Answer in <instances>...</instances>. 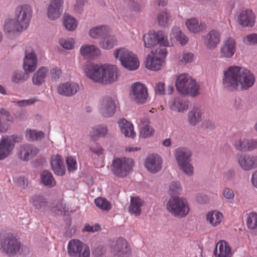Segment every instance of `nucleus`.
Here are the masks:
<instances>
[{
	"label": "nucleus",
	"mask_w": 257,
	"mask_h": 257,
	"mask_svg": "<svg viewBox=\"0 0 257 257\" xmlns=\"http://www.w3.org/2000/svg\"><path fill=\"white\" fill-rule=\"evenodd\" d=\"M254 82V75L245 67L232 65L223 71L222 85L228 90H246L253 85Z\"/></svg>",
	"instance_id": "nucleus-1"
},
{
	"label": "nucleus",
	"mask_w": 257,
	"mask_h": 257,
	"mask_svg": "<svg viewBox=\"0 0 257 257\" xmlns=\"http://www.w3.org/2000/svg\"><path fill=\"white\" fill-rule=\"evenodd\" d=\"M85 72L87 77L94 82L103 84L116 81L120 74L116 66L108 64H89L85 68Z\"/></svg>",
	"instance_id": "nucleus-2"
},
{
	"label": "nucleus",
	"mask_w": 257,
	"mask_h": 257,
	"mask_svg": "<svg viewBox=\"0 0 257 257\" xmlns=\"http://www.w3.org/2000/svg\"><path fill=\"white\" fill-rule=\"evenodd\" d=\"M175 85L177 91L182 95L194 97L199 94V83L188 74L179 75Z\"/></svg>",
	"instance_id": "nucleus-3"
},
{
	"label": "nucleus",
	"mask_w": 257,
	"mask_h": 257,
	"mask_svg": "<svg viewBox=\"0 0 257 257\" xmlns=\"http://www.w3.org/2000/svg\"><path fill=\"white\" fill-rule=\"evenodd\" d=\"M167 210L177 218L186 217L190 211L189 203L186 198L177 196L170 198L166 204Z\"/></svg>",
	"instance_id": "nucleus-4"
},
{
	"label": "nucleus",
	"mask_w": 257,
	"mask_h": 257,
	"mask_svg": "<svg viewBox=\"0 0 257 257\" xmlns=\"http://www.w3.org/2000/svg\"><path fill=\"white\" fill-rule=\"evenodd\" d=\"M143 40L146 48H150L159 45L164 47H172L173 43L169 41L168 36L163 31L150 30L143 35Z\"/></svg>",
	"instance_id": "nucleus-5"
},
{
	"label": "nucleus",
	"mask_w": 257,
	"mask_h": 257,
	"mask_svg": "<svg viewBox=\"0 0 257 257\" xmlns=\"http://www.w3.org/2000/svg\"><path fill=\"white\" fill-rule=\"evenodd\" d=\"M113 55L126 69L134 71L138 69L140 65L138 58L129 50L125 48L118 49L114 51Z\"/></svg>",
	"instance_id": "nucleus-6"
},
{
	"label": "nucleus",
	"mask_w": 257,
	"mask_h": 257,
	"mask_svg": "<svg viewBox=\"0 0 257 257\" xmlns=\"http://www.w3.org/2000/svg\"><path fill=\"white\" fill-rule=\"evenodd\" d=\"M167 53L166 48H158L151 50L146 58V67L152 71L160 70L165 64Z\"/></svg>",
	"instance_id": "nucleus-7"
},
{
	"label": "nucleus",
	"mask_w": 257,
	"mask_h": 257,
	"mask_svg": "<svg viewBox=\"0 0 257 257\" xmlns=\"http://www.w3.org/2000/svg\"><path fill=\"white\" fill-rule=\"evenodd\" d=\"M133 166L134 161L131 158H115L112 161L111 171L116 176L124 177L130 173Z\"/></svg>",
	"instance_id": "nucleus-8"
},
{
	"label": "nucleus",
	"mask_w": 257,
	"mask_h": 257,
	"mask_svg": "<svg viewBox=\"0 0 257 257\" xmlns=\"http://www.w3.org/2000/svg\"><path fill=\"white\" fill-rule=\"evenodd\" d=\"M21 242L12 234H9L1 242V251L9 257L17 254L21 248Z\"/></svg>",
	"instance_id": "nucleus-9"
},
{
	"label": "nucleus",
	"mask_w": 257,
	"mask_h": 257,
	"mask_svg": "<svg viewBox=\"0 0 257 257\" xmlns=\"http://www.w3.org/2000/svg\"><path fill=\"white\" fill-rule=\"evenodd\" d=\"M32 13V9L30 6L28 5L19 6L16 9L14 19L25 30L29 26Z\"/></svg>",
	"instance_id": "nucleus-10"
},
{
	"label": "nucleus",
	"mask_w": 257,
	"mask_h": 257,
	"mask_svg": "<svg viewBox=\"0 0 257 257\" xmlns=\"http://www.w3.org/2000/svg\"><path fill=\"white\" fill-rule=\"evenodd\" d=\"M21 141V138L16 135L3 137L0 141V160L8 157L14 150L15 144Z\"/></svg>",
	"instance_id": "nucleus-11"
},
{
	"label": "nucleus",
	"mask_w": 257,
	"mask_h": 257,
	"mask_svg": "<svg viewBox=\"0 0 257 257\" xmlns=\"http://www.w3.org/2000/svg\"><path fill=\"white\" fill-rule=\"evenodd\" d=\"M130 96L137 104H142L146 103L148 98L147 87L140 82L134 83L131 86Z\"/></svg>",
	"instance_id": "nucleus-12"
},
{
	"label": "nucleus",
	"mask_w": 257,
	"mask_h": 257,
	"mask_svg": "<svg viewBox=\"0 0 257 257\" xmlns=\"http://www.w3.org/2000/svg\"><path fill=\"white\" fill-rule=\"evenodd\" d=\"M116 107L114 99L110 96H106L99 101V113L103 117H111L115 114Z\"/></svg>",
	"instance_id": "nucleus-13"
},
{
	"label": "nucleus",
	"mask_w": 257,
	"mask_h": 257,
	"mask_svg": "<svg viewBox=\"0 0 257 257\" xmlns=\"http://www.w3.org/2000/svg\"><path fill=\"white\" fill-rule=\"evenodd\" d=\"M38 60L34 50L31 47L26 48L23 68L26 73H31L37 68Z\"/></svg>",
	"instance_id": "nucleus-14"
},
{
	"label": "nucleus",
	"mask_w": 257,
	"mask_h": 257,
	"mask_svg": "<svg viewBox=\"0 0 257 257\" xmlns=\"http://www.w3.org/2000/svg\"><path fill=\"white\" fill-rule=\"evenodd\" d=\"M236 50V43L232 37L224 39L220 46L219 57L221 58L230 59L234 55Z\"/></svg>",
	"instance_id": "nucleus-15"
},
{
	"label": "nucleus",
	"mask_w": 257,
	"mask_h": 257,
	"mask_svg": "<svg viewBox=\"0 0 257 257\" xmlns=\"http://www.w3.org/2000/svg\"><path fill=\"white\" fill-rule=\"evenodd\" d=\"M237 161L240 168L249 171L257 168V155L242 154L237 156Z\"/></svg>",
	"instance_id": "nucleus-16"
},
{
	"label": "nucleus",
	"mask_w": 257,
	"mask_h": 257,
	"mask_svg": "<svg viewBox=\"0 0 257 257\" xmlns=\"http://www.w3.org/2000/svg\"><path fill=\"white\" fill-rule=\"evenodd\" d=\"M162 158L157 154L150 155L144 162L146 169L152 174H156L159 172L162 168Z\"/></svg>",
	"instance_id": "nucleus-17"
},
{
	"label": "nucleus",
	"mask_w": 257,
	"mask_h": 257,
	"mask_svg": "<svg viewBox=\"0 0 257 257\" xmlns=\"http://www.w3.org/2000/svg\"><path fill=\"white\" fill-rule=\"evenodd\" d=\"M64 0H50L47 9L48 18L54 21L58 19L63 11Z\"/></svg>",
	"instance_id": "nucleus-18"
},
{
	"label": "nucleus",
	"mask_w": 257,
	"mask_h": 257,
	"mask_svg": "<svg viewBox=\"0 0 257 257\" xmlns=\"http://www.w3.org/2000/svg\"><path fill=\"white\" fill-rule=\"evenodd\" d=\"M204 109L200 104L194 105L188 113V121L193 126L201 122L204 118Z\"/></svg>",
	"instance_id": "nucleus-19"
},
{
	"label": "nucleus",
	"mask_w": 257,
	"mask_h": 257,
	"mask_svg": "<svg viewBox=\"0 0 257 257\" xmlns=\"http://www.w3.org/2000/svg\"><path fill=\"white\" fill-rule=\"evenodd\" d=\"M39 150L31 144H24L21 145L19 149L18 155L23 161H28L38 154Z\"/></svg>",
	"instance_id": "nucleus-20"
},
{
	"label": "nucleus",
	"mask_w": 257,
	"mask_h": 257,
	"mask_svg": "<svg viewBox=\"0 0 257 257\" xmlns=\"http://www.w3.org/2000/svg\"><path fill=\"white\" fill-rule=\"evenodd\" d=\"M79 85L72 81H68L60 84L57 87L58 93L63 96H71L79 90Z\"/></svg>",
	"instance_id": "nucleus-21"
},
{
	"label": "nucleus",
	"mask_w": 257,
	"mask_h": 257,
	"mask_svg": "<svg viewBox=\"0 0 257 257\" xmlns=\"http://www.w3.org/2000/svg\"><path fill=\"white\" fill-rule=\"evenodd\" d=\"M238 23L243 27H252L255 23V16L249 9L243 10L237 16Z\"/></svg>",
	"instance_id": "nucleus-22"
},
{
	"label": "nucleus",
	"mask_w": 257,
	"mask_h": 257,
	"mask_svg": "<svg viewBox=\"0 0 257 257\" xmlns=\"http://www.w3.org/2000/svg\"><path fill=\"white\" fill-rule=\"evenodd\" d=\"M221 33L217 30L210 31L204 37V45L210 49H214L220 41Z\"/></svg>",
	"instance_id": "nucleus-23"
},
{
	"label": "nucleus",
	"mask_w": 257,
	"mask_h": 257,
	"mask_svg": "<svg viewBox=\"0 0 257 257\" xmlns=\"http://www.w3.org/2000/svg\"><path fill=\"white\" fill-rule=\"evenodd\" d=\"M112 251L118 256H122L130 253L128 244L126 240L122 238H118L112 244Z\"/></svg>",
	"instance_id": "nucleus-24"
},
{
	"label": "nucleus",
	"mask_w": 257,
	"mask_h": 257,
	"mask_svg": "<svg viewBox=\"0 0 257 257\" xmlns=\"http://www.w3.org/2000/svg\"><path fill=\"white\" fill-rule=\"evenodd\" d=\"M150 121L148 116L140 118L138 122L140 127V136L142 138H147L152 136L154 133V128L149 125Z\"/></svg>",
	"instance_id": "nucleus-25"
},
{
	"label": "nucleus",
	"mask_w": 257,
	"mask_h": 257,
	"mask_svg": "<svg viewBox=\"0 0 257 257\" xmlns=\"http://www.w3.org/2000/svg\"><path fill=\"white\" fill-rule=\"evenodd\" d=\"M215 257H231V248L228 242L224 240L219 241L214 251Z\"/></svg>",
	"instance_id": "nucleus-26"
},
{
	"label": "nucleus",
	"mask_w": 257,
	"mask_h": 257,
	"mask_svg": "<svg viewBox=\"0 0 257 257\" xmlns=\"http://www.w3.org/2000/svg\"><path fill=\"white\" fill-rule=\"evenodd\" d=\"M192 156L191 150L185 147L177 148L174 152V157L178 165L191 161Z\"/></svg>",
	"instance_id": "nucleus-27"
},
{
	"label": "nucleus",
	"mask_w": 257,
	"mask_h": 257,
	"mask_svg": "<svg viewBox=\"0 0 257 257\" xmlns=\"http://www.w3.org/2000/svg\"><path fill=\"white\" fill-rule=\"evenodd\" d=\"M82 56L85 59H92L99 56L101 54L100 50L94 45L84 44L80 48Z\"/></svg>",
	"instance_id": "nucleus-28"
},
{
	"label": "nucleus",
	"mask_w": 257,
	"mask_h": 257,
	"mask_svg": "<svg viewBox=\"0 0 257 257\" xmlns=\"http://www.w3.org/2000/svg\"><path fill=\"white\" fill-rule=\"evenodd\" d=\"M170 106L172 110L184 112L189 108V101L181 97H176L170 103Z\"/></svg>",
	"instance_id": "nucleus-29"
},
{
	"label": "nucleus",
	"mask_w": 257,
	"mask_h": 257,
	"mask_svg": "<svg viewBox=\"0 0 257 257\" xmlns=\"http://www.w3.org/2000/svg\"><path fill=\"white\" fill-rule=\"evenodd\" d=\"M13 121V117L5 109L0 108V132H7L10 126V123Z\"/></svg>",
	"instance_id": "nucleus-30"
},
{
	"label": "nucleus",
	"mask_w": 257,
	"mask_h": 257,
	"mask_svg": "<svg viewBox=\"0 0 257 257\" xmlns=\"http://www.w3.org/2000/svg\"><path fill=\"white\" fill-rule=\"evenodd\" d=\"M110 32L111 30L108 26L99 25L90 29L89 31L88 35L91 38L97 39L110 34Z\"/></svg>",
	"instance_id": "nucleus-31"
},
{
	"label": "nucleus",
	"mask_w": 257,
	"mask_h": 257,
	"mask_svg": "<svg viewBox=\"0 0 257 257\" xmlns=\"http://www.w3.org/2000/svg\"><path fill=\"white\" fill-rule=\"evenodd\" d=\"M224 219L223 214L215 210L208 212L206 215V220L212 227L218 226Z\"/></svg>",
	"instance_id": "nucleus-32"
},
{
	"label": "nucleus",
	"mask_w": 257,
	"mask_h": 257,
	"mask_svg": "<svg viewBox=\"0 0 257 257\" xmlns=\"http://www.w3.org/2000/svg\"><path fill=\"white\" fill-rule=\"evenodd\" d=\"M118 124L121 133L125 137L133 138L136 136L134 126L131 122L123 118L118 121Z\"/></svg>",
	"instance_id": "nucleus-33"
},
{
	"label": "nucleus",
	"mask_w": 257,
	"mask_h": 257,
	"mask_svg": "<svg viewBox=\"0 0 257 257\" xmlns=\"http://www.w3.org/2000/svg\"><path fill=\"white\" fill-rule=\"evenodd\" d=\"M51 167L54 173L58 176H63L65 172L62 157L60 155L54 156L51 159Z\"/></svg>",
	"instance_id": "nucleus-34"
},
{
	"label": "nucleus",
	"mask_w": 257,
	"mask_h": 257,
	"mask_svg": "<svg viewBox=\"0 0 257 257\" xmlns=\"http://www.w3.org/2000/svg\"><path fill=\"white\" fill-rule=\"evenodd\" d=\"M143 200L139 197H132L131 198L130 205L128 206L129 212L135 216H139L142 212L141 207L144 204Z\"/></svg>",
	"instance_id": "nucleus-35"
},
{
	"label": "nucleus",
	"mask_w": 257,
	"mask_h": 257,
	"mask_svg": "<svg viewBox=\"0 0 257 257\" xmlns=\"http://www.w3.org/2000/svg\"><path fill=\"white\" fill-rule=\"evenodd\" d=\"M185 25L188 30L193 33H198L203 31L205 28V24L199 22V20L196 18L187 19Z\"/></svg>",
	"instance_id": "nucleus-36"
},
{
	"label": "nucleus",
	"mask_w": 257,
	"mask_h": 257,
	"mask_svg": "<svg viewBox=\"0 0 257 257\" xmlns=\"http://www.w3.org/2000/svg\"><path fill=\"white\" fill-rule=\"evenodd\" d=\"M48 72L47 68L45 67H40L32 77L33 83L37 86L41 85L45 82Z\"/></svg>",
	"instance_id": "nucleus-37"
},
{
	"label": "nucleus",
	"mask_w": 257,
	"mask_h": 257,
	"mask_svg": "<svg viewBox=\"0 0 257 257\" xmlns=\"http://www.w3.org/2000/svg\"><path fill=\"white\" fill-rule=\"evenodd\" d=\"M108 133L107 126L103 124L97 125L93 127L90 133L89 136L91 139L97 140L99 138L104 137Z\"/></svg>",
	"instance_id": "nucleus-38"
},
{
	"label": "nucleus",
	"mask_w": 257,
	"mask_h": 257,
	"mask_svg": "<svg viewBox=\"0 0 257 257\" xmlns=\"http://www.w3.org/2000/svg\"><path fill=\"white\" fill-rule=\"evenodd\" d=\"M4 30L8 34L20 33L25 31L15 19L6 21L4 24Z\"/></svg>",
	"instance_id": "nucleus-39"
},
{
	"label": "nucleus",
	"mask_w": 257,
	"mask_h": 257,
	"mask_svg": "<svg viewBox=\"0 0 257 257\" xmlns=\"http://www.w3.org/2000/svg\"><path fill=\"white\" fill-rule=\"evenodd\" d=\"M84 244L78 239L70 240L67 245V251L69 256L75 257Z\"/></svg>",
	"instance_id": "nucleus-40"
},
{
	"label": "nucleus",
	"mask_w": 257,
	"mask_h": 257,
	"mask_svg": "<svg viewBox=\"0 0 257 257\" xmlns=\"http://www.w3.org/2000/svg\"><path fill=\"white\" fill-rule=\"evenodd\" d=\"M170 40L172 42V39L175 38L182 45H184L188 41V38L182 32L180 29L178 27H174L171 30L170 34Z\"/></svg>",
	"instance_id": "nucleus-41"
},
{
	"label": "nucleus",
	"mask_w": 257,
	"mask_h": 257,
	"mask_svg": "<svg viewBox=\"0 0 257 257\" xmlns=\"http://www.w3.org/2000/svg\"><path fill=\"white\" fill-rule=\"evenodd\" d=\"M103 37V39L99 43V46L102 49L109 50L116 45L117 40L114 36L109 34Z\"/></svg>",
	"instance_id": "nucleus-42"
},
{
	"label": "nucleus",
	"mask_w": 257,
	"mask_h": 257,
	"mask_svg": "<svg viewBox=\"0 0 257 257\" xmlns=\"http://www.w3.org/2000/svg\"><path fill=\"white\" fill-rule=\"evenodd\" d=\"M41 183L48 187H53L56 185V181L51 172L48 171H43L40 174Z\"/></svg>",
	"instance_id": "nucleus-43"
},
{
	"label": "nucleus",
	"mask_w": 257,
	"mask_h": 257,
	"mask_svg": "<svg viewBox=\"0 0 257 257\" xmlns=\"http://www.w3.org/2000/svg\"><path fill=\"white\" fill-rule=\"evenodd\" d=\"M63 25L67 30L73 31L76 29L78 23L75 18L66 14L63 17Z\"/></svg>",
	"instance_id": "nucleus-44"
},
{
	"label": "nucleus",
	"mask_w": 257,
	"mask_h": 257,
	"mask_svg": "<svg viewBox=\"0 0 257 257\" xmlns=\"http://www.w3.org/2000/svg\"><path fill=\"white\" fill-rule=\"evenodd\" d=\"M248 139L241 136L236 138L234 141L233 146L238 151L241 152L247 151Z\"/></svg>",
	"instance_id": "nucleus-45"
},
{
	"label": "nucleus",
	"mask_w": 257,
	"mask_h": 257,
	"mask_svg": "<svg viewBox=\"0 0 257 257\" xmlns=\"http://www.w3.org/2000/svg\"><path fill=\"white\" fill-rule=\"evenodd\" d=\"M30 203L37 209H40L45 206L47 201L43 196L38 194L32 195L30 197Z\"/></svg>",
	"instance_id": "nucleus-46"
},
{
	"label": "nucleus",
	"mask_w": 257,
	"mask_h": 257,
	"mask_svg": "<svg viewBox=\"0 0 257 257\" xmlns=\"http://www.w3.org/2000/svg\"><path fill=\"white\" fill-rule=\"evenodd\" d=\"M184 174L188 177H192L194 174V168L191 161L183 163L178 165Z\"/></svg>",
	"instance_id": "nucleus-47"
},
{
	"label": "nucleus",
	"mask_w": 257,
	"mask_h": 257,
	"mask_svg": "<svg viewBox=\"0 0 257 257\" xmlns=\"http://www.w3.org/2000/svg\"><path fill=\"white\" fill-rule=\"evenodd\" d=\"M170 19L171 16L170 14L166 10H163L158 15L157 20L158 24L161 27H166L168 26Z\"/></svg>",
	"instance_id": "nucleus-48"
},
{
	"label": "nucleus",
	"mask_w": 257,
	"mask_h": 257,
	"mask_svg": "<svg viewBox=\"0 0 257 257\" xmlns=\"http://www.w3.org/2000/svg\"><path fill=\"white\" fill-rule=\"evenodd\" d=\"M246 225L251 230L257 229V213L251 212L247 214Z\"/></svg>",
	"instance_id": "nucleus-49"
},
{
	"label": "nucleus",
	"mask_w": 257,
	"mask_h": 257,
	"mask_svg": "<svg viewBox=\"0 0 257 257\" xmlns=\"http://www.w3.org/2000/svg\"><path fill=\"white\" fill-rule=\"evenodd\" d=\"M94 202L96 206L102 210L108 211L111 208V204L105 198L99 197L95 199Z\"/></svg>",
	"instance_id": "nucleus-50"
},
{
	"label": "nucleus",
	"mask_w": 257,
	"mask_h": 257,
	"mask_svg": "<svg viewBox=\"0 0 257 257\" xmlns=\"http://www.w3.org/2000/svg\"><path fill=\"white\" fill-rule=\"evenodd\" d=\"M59 45L66 50H72L74 48L75 41L73 38H61L59 40Z\"/></svg>",
	"instance_id": "nucleus-51"
},
{
	"label": "nucleus",
	"mask_w": 257,
	"mask_h": 257,
	"mask_svg": "<svg viewBox=\"0 0 257 257\" xmlns=\"http://www.w3.org/2000/svg\"><path fill=\"white\" fill-rule=\"evenodd\" d=\"M27 79L26 74L22 70H17L13 73L12 80L15 83H21Z\"/></svg>",
	"instance_id": "nucleus-52"
},
{
	"label": "nucleus",
	"mask_w": 257,
	"mask_h": 257,
	"mask_svg": "<svg viewBox=\"0 0 257 257\" xmlns=\"http://www.w3.org/2000/svg\"><path fill=\"white\" fill-rule=\"evenodd\" d=\"M38 101L37 97H32L28 99H23L21 100L13 101V103L16 106L20 107H26L31 105Z\"/></svg>",
	"instance_id": "nucleus-53"
},
{
	"label": "nucleus",
	"mask_w": 257,
	"mask_h": 257,
	"mask_svg": "<svg viewBox=\"0 0 257 257\" xmlns=\"http://www.w3.org/2000/svg\"><path fill=\"white\" fill-rule=\"evenodd\" d=\"M26 137L31 141H38L44 137V133L41 131L30 130L27 131Z\"/></svg>",
	"instance_id": "nucleus-54"
},
{
	"label": "nucleus",
	"mask_w": 257,
	"mask_h": 257,
	"mask_svg": "<svg viewBox=\"0 0 257 257\" xmlns=\"http://www.w3.org/2000/svg\"><path fill=\"white\" fill-rule=\"evenodd\" d=\"M53 211L57 214L60 215L63 213L69 211V208L62 201H58L56 206L53 208Z\"/></svg>",
	"instance_id": "nucleus-55"
},
{
	"label": "nucleus",
	"mask_w": 257,
	"mask_h": 257,
	"mask_svg": "<svg viewBox=\"0 0 257 257\" xmlns=\"http://www.w3.org/2000/svg\"><path fill=\"white\" fill-rule=\"evenodd\" d=\"M194 54L192 53H183L179 56V62L181 64L185 65L193 61Z\"/></svg>",
	"instance_id": "nucleus-56"
},
{
	"label": "nucleus",
	"mask_w": 257,
	"mask_h": 257,
	"mask_svg": "<svg viewBox=\"0 0 257 257\" xmlns=\"http://www.w3.org/2000/svg\"><path fill=\"white\" fill-rule=\"evenodd\" d=\"M90 151L92 154L99 157H103V150L101 147L97 144H95L90 147Z\"/></svg>",
	"instance_id": "nucleus-57"
},
{
	"label": "nucleus",
	"mask_w": 257,
	"mask_h": 257,
	"mask_svg": "<svg viewBox=\"0 0 257 257\" xmlns=\"http://www.w3.org/2000/svg\"><path fill=\"white\" fill-rule=\"evenodd\" d=\"M66 164L69 172H73L77 169V162L75 159L68 157L66 159Z\"/></svg>",
	"instance_id": "nucleus-58"
},
{
	"label": "nucleus",
	"mask_w": 257,
	"mask_h": 257,
	"mask_svg": "<svg viewBox=\"0 0 257 257\" xmlns=\"http://www.w3.org/2000/svg\"><path fill=\"white\" fill-rule=\"evenodd\" d=\"M243 42L247 45H256L257 33H253L246 36L243 39Z\"/></svg>",
	"instance_id": "nucleus-59"
},
{
	"label": "nucleus",
	"mask_w": 257,
	"mask_h": 257,
	"mask_svg": "<svg viewBox=\"0 0 257 257\" xmlns=\"http://www.w3.org/2000/svg\"><path fill=\"white\" fill-rule=\"evenodd\" d=\"M127 6L132 11L140 12L142 10L141 5L135 0H128Z\"/></svg>",
	"instance_id": "nucleus-60"
},
{
	"label": "nucleus",
	"mask_w": 257,
	"mask_h": 257,
	"mask_svg": "<svg viewBox=\"0 0 257 257\" xmlns=\"http://www.w3.org/2000/svg\"><path fill=\"white\" fill-rule=\"evenodd\" d=\"M182 190L181 185L176 182H172L170 186V192L172 195H176L180 193Z\"/></svg>",
	"instance_id": "nucleus-61"
},
{
	"label": "nucleus",
	"mask_w": 257,
	"mask_h": 257,
	"mask_svg": "<svg viewBox=\"0 0 257 257\" xmlns=\"http://www.w3.org/2000/svg\"><path fill=\"white\" fill-rule=\"evenodd\" d=\"M222 195L223 197L229 202H232L233 200L235 194L232 189L226 187L223 191Z\"/></svg>",
	"instance_id": "nucleus-62"
},
{
	"label": "nucleus",
	"mask_w": 257,
	"mask_h": 257,
	"mask_svg": "<svg viewBox=\"0 0 257 257\" xmlns=\"http://www.w3.org/2000/svg\"><path fill=\"white\" fill-rule=\"evenodd\" d=\"M235 177V171L233 170H229L223 175L222 181L227 183L231 181Z\"/></svg>",
	"instance_id": "nucleus-63"
},
{
	"label": "nucleus",
	"mask_w": 257,
	"mask_h": 257,
	"mask_svg": "<svg viewBox=\"0 0 257 257\" xmlns=\"http://www.w3.org/2000/svg\"><path fill=\"white\" fill-rule=\"evenodd\" d=\"M90 251L88 245L84 244L75 257H90Z\"/></svg>",
	"instance_id": "nucleus-64"
}]
</instances>
